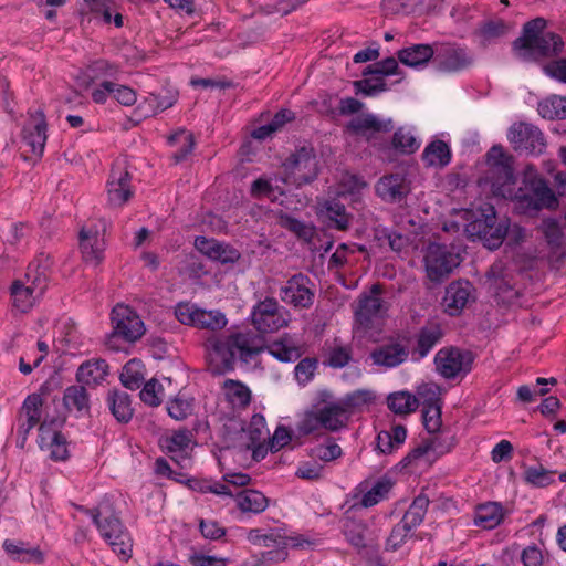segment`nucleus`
Returning <instances> with one entry per match:
<instances>
[{
    "instance_id": "nucleus-1",
    "label": "nucleus",
    "mask_w": 566,
    "mask_h": 566,
    "mask_svg": "<svg viewBox=\"0 0 566 566\" xmlns=\"http://www.w3.org/2000/svg\"><path fill=\"white\" fill-rule=\"evenodd\" d=\"M209 370L221 375L234 369L237 358L248 363L263 350L262 339L252 332L212 334L203 342Z\"/></svg>"
},
{
    "instance_id": "nucleus-2",
    "label": "nucleus",
    "mask_w": 566,
    "mask_h": 566,
    "mask_svg": "<svg viewBox=\"0 0 566 566\" xmlns=\"http://www.w3.org/2000/svg\"><path fill=\"white\" fill-rule=\"evenodd\" d=\"M546 20L535 18L523 27L522 35L512 43L515 55L523 61H537L543 57L557 55L562 52L564 42L554 32H544Z\"/></svg>"
},
{
    "instance_id": "nucleus-3",
    "label": "nucleus",
    "mask_w": 566,
    "mask_h": 566,
    "mask_svg": "<svg viewBox=\"0 0 566 566\" xmlns=\"http://www.w3.org/2000/svg\"><path fill=\"white\" fill-rule=\"evenodd\" d=\"M424 286L432 290L444 283L461 264L462 258L452 245L430 242L423 249Z\"/></svg>"
},
{
    "instance_id": "nucleus-4",
    "label": "nucleus",
    "mask_w": 566,
    "mask_h": 566,
    "mask_svg": "<svg viewBox=\"0 0 566 566\" xmlns=\"http://www.w3.org/2000/svg\"><path fill=\"white\" fill-rule=\"evenodd\" d=\"M524 188L515 195V210L520 213L533 214L542 209H553L557 206V198L547 182L534 174L531 166L524 176Z\"/></svg>"
},
{
    "instance_id": "nucleus-5",
    "label": "nucleus",
    "mask_w": 566,
    "mask_h": 566,
    "mask_svg": "<svg viewBox=\"0 0 566 566\" xmlns=\"http://www.w3.org/2000/svg\"><path fill=\"white\" fill-rule=\"evenodd\" d=\"M348 419L340 401H321L303 413L297 430L305 436L319 429L335 432L346 427Z\"/></svg>"
},
{
    "instance_id": "nucleus-6",
    "label": "nucleus",
    "mask_w": 566,
    "mask_h": 566,
    "mask_svg": "<svg viewBox=\"0 0 566 566\" xmlns=\"http://www.w3.org/2000/svg\"><path fill=\"white\" fill-rule=\"evenodd\" d=\"M488 169L480 182L490 185L495 196L506 197L514 184L513 157L502 146H493L486 154Z\"/></svg>"
},
{
    "instance_id": "nucleus-7",
    "label": "nucleus",
    "mask_w": 566,
    "mask_h": 566,
    "mask_svg": "<svg viewBox=\"0 0 566 566\" xmlns=\"http://www.w3.org/2000/svg\"><path fill=\"white\" fill-rule=\"evenodd\" d=\"M291 321L289 311L275 297L266 296L256 302L250 314V322L258 336L273 334L286 327Z\"/></svg>"
},
{
    "instance_id": "nucleus-8",
    "label": "nucleus",
    "mask_w": 566,
    "mask_h": 566,
    "mask_svg": "<svg viewBox=\"0 0 566 566\" xmlns=\"http://www.w3.org/2000/svg\"><path fill=\"white\" fill-rule=\"evenodd\" d=\"M283 181L296 187L314 181L319 172L318 159L312 147L303 146L283 163Z\"/></svg>"
},
{
    "instance_id": "nucleus-9",
    "label": "nucleus",
    "mask_w": 566,
    "mask_h": 566,
    "mask_svg": "<svg viewBox=\"0 0 566 566\" xmlns=\"http://www.w3.org/2000/svg\"><path fill=\"white\" fill-rule=\"evenodd\" d=\"M87 512L92 515L93 522L112 551L122 559L127 560L132 556L133 541L120 520L113 513L103 515L97 509Z\"/></svg>"
},
{
    "instance_id": "nucleus-10",
    "label": "nucleus",
    "mask_w": 566,
    "mask_h": 566,
    "mask_svg": "<svg viewBox=\"0 0 566 566\" xmlns=\"http://www.w3.org/2000/svg\"><path fill=\"white\" fill-rule=\"evenodd\" d=\"M467 232L471 237L479 238L486 248L493 250L502 244L509 233V222L507 220L497 222L494 207L488 205L481 209L480 217L467 226Z\"/></svg>"
},
{
    "instance_id": "nucleus-11",
    "label": "nucleus",
    "mask_w": 566,
    "mask_h": 566,
    "mask_svg": "<svg viewBox=\"0 0 566 566\" xmlns=\"http://www.w3.org/2000/svg\"><path fill=\"white\" fill-rule=\"evenodd\" d=\"M474 359L475 355L471 350L450 346L438 350L434 365L446 379L463 378L472 370Z\"/></svg>"
},
{
    "instance_id": "nucleus-12",
    "label": "nucleus",
    "mask_w": 566,
    "mask_h": 566,
    "mask_svg": "<svg viewBox=\"0 0 566 566\" xmlns=\"http://www.w3.org/2000/svg\"><path fill=\"white\" fill-rule=\"evenodd\" d=\"M346 128L350 134L378 146L381 145L382 136L394 129V123L391 119H380L374 114H364L353 118Z\"/></svg>"
},
{
    "instance_id": "nucleus-13",
    "label": "nucleus",
    "mask_w": 566,
    "mask_h": 566,
    "mask_svg": "<svg viewBox=\"0 0 566 566\" xmlns=\"http://www.w3.org/2000/svg\"><path fill=\"white\" fill-rule=\"evenodd\" d=\"M507 138L513 148L527 154H542L546 142L541 129L528 123H516L511 126Z\"/></svg>"
},
{
    "instance_id": "nucleus-14",
    "label": "nucleus",
    "mask_w": 566,
    "mask_h": 566,
    "mask_svg": "<svg viewBox=\"0 0 566 566\" xmlns=\"http://www.w3.org/2000/svg\"><path fill=\"white\" fill-rule=\"evenodd\" d=\"M114 333L127 342H136L145 334V326L138 314L129 306L117 304L112 311Z\"/></svg>"
},
{
    "instance_id": "nucleus-15",
    "label": "nucleus",
    "mask_w": 566,
    "mask_h": 566,
    "mask_svg": "<svg viewBox=\"0 0 566 566\" xmlns=\"http://www.w3.org/2000/svg\"><path fill=\"white\" fill-rule=\"evenodd\" d=\"M312 285L313 283L307 275L303 273L294 274L281 287V300L294 307L308 308L312 306L315 297Z\"/></svg>"
},
{
    "instance_id": "nucleus-16",
    "label": "nucleus",
    "mask_w": 566,
    "mask_h": 566,
    "mask_svg": "<svg viewBox=\"0 0 566 566\" xmlns=\"http://www.w3.org/2000/svg\"><path fill=\"white\" fill-rule=\"evenodd\" d=\"M381 285L374 284L369 294H363L358 300V305L355 311V318L357 324L365 329L374 326L376 319L380 318L386 312L384 302L380 298Z\"/></svg>"
},
{
    "instance_id": "nucleus-17",
    "label": "nucleus",
    "mask_w": 566,
    "mask_h": 566,
    "mask_svg": "<svg viewBox=\"0 0 566 566\" xmlns=\"http://www.w3.org/2000/svg\"><path fill=\"white\" fill-rule=\"evenodd\" d=\"M488 281L496 297L503 302H511L517 297L514 272L503 262H494L491 265L488 272Z\"/></svg>"
},
{
    "instance_id": "nucleus-18",
    "label": "nucleus",
    "mask_w": 566,
    "mask_h": 566,
    "mask_svg": "<svg viewBox=\"0 0 566 566\" xmlns=\"http://www.w3.org/2000/svg\"><path fill=\"white\" fill-rule=\"evenodd\" d=\"M22 142L29 151L42 156L46 142V120L42 112L32 114L22 128Z\"/></svg>"
},
{
    "instance_id": "nucleus-19",
    "label": "nucleus",
    "mask_w": 566,
    "mask_h": 566,
    "mask_svg": "<svg viewBox=\"0 0 566 566\" xmlns=\"http://www.w3.org/2000/svg\"><path fill=\"white\" fill-rule=\"evenodd\" d=\"M438 69L444 72H457L470 66L473 56L465 48L455 44H442L434 56Z\"/></svg>"
},
{
    "instance_id": "nucleus-20",
    "label": "nucleus",
    "mask_w": 566,
    "mask_h": 566,
    "mask_svg": "<svg viewBox=\"0 0 566 566\" xmlns=\"http://www.w3.org/2000/svg\"><path fill=\"white\" fill-rule=\"evenodd\" d=\"M376 195L386 202L402 201L410 192V184L399 172L382 176L375 185Z\"/></svg>"
},
{
    "instance_id": "nucleus-21",
    "label": "nucleus",
    "mask_w": 566,
    "mask_h": 566,
    "mask_svg": "<svg viewBox=\"0 0 566 566\" xmlns=\"http://www.w3.org/2000/svg\"><path fill=\"white\" fill-rule=\"evenodd\" d=\"M438 387L423 385L418 389V396L423 399L422 418L424 428L430 433L437 432L441 427V403L437 397Z\"/></svg>"
},
{
    "instance_id": "nucleus-22",
    "label": "nucleus",
    "mask_w": 566,
    "mask_h": 566,
    "mask_svg": "<svg viewBox=\"0 0 566 566\" xmlns=\"http://www.w3.org/2000/svg\"><path fill=\"white\" fill-rule=\"evenodd\" d=\"M409 349L406 344L400 340H390L376 347L370 353L373 363L377 366L394 368L408 359Z\"/></svg>"
},
{
    "instance_id": "nucleus-23",
    "label": "nucleus",
    "mask_w": 566,
    "mask_h": 566,
    "mask_svg": "<svg viewBox=\"0 0 566 566\" xmlns=\"http://www.w3.org/2000/svg\"><path fill=\"white\" fill-rule=\"evenodd\" d=\"M472 291L473 286L469 281L451 282L442 300L446 312L451 316L459 315L472 300Z\"/></svg>"
},
{
    "instance_id": "nucleus-24",
    "label": "nucleus",
    "mask_w": 566,
    "mask_h": 566,
    "mask_svg": "<svg viewBox=\"0 0 566 566\" xmlns=\"http://www.w3.org/2000/svg\"><path fill=\"white\" fill-rule=\"evenodd\" d=\"M53 423L54 421L49 423L44 420L40 424V447L42 449L48 448L52 460L64 461L69 458L67 441L60 431L52 428Z\"/></svg>"
},
{
    "instance_id": "nucleus-25",
    "label": "nucleus",
    "mask_w": 566,
    "mask_h": 566,
    "mask_svg": "<svg viewBox=\"0 0 566 566\" xmlns=\"http://www.w3.org/2000/svg\"><path fill=\"white\" fill-rule=\"evenodd\" d=\"M80 250L86 263L98 265L103 261L105 241L96 228L83 227L80 231Z\"/></svg>"
},
{
    "instance_id": "nucleus-26",
    "label": "nucleus",
    "mask_w": 566,
    "mask_h": 566,
    "mask_svg": "<svg viewBox=\"0 0 566 566\" xmlns=\"http://www.w3.org/2000/svg\"><path fill=\"white\" fill-rule=\"evenodd\" d=\"M263 546L271 548L270 551L262 553V562H283L287 557V548L302 547V543L298 537L282 536L277 533L265 534L263 537Z\"/></svg>"
},
{
    "instance_id": "nucleus-27",
    "label": "nucleus",
    "mask_w": 566,
    "mask_h": 566,
    "mask_svg": "<svg viewBox=\"0 0 566 566\" xmlns=\"http://www.w3.org/2000/svg\"><path fill=\"white\" fill-rule=\"evenodd\" d=\"M130 174L122 166L116 165L112 168L108 180V200L112 205L122 206L128 201L132 196Z\"/></svg>"
},
{
    "instance_id": "nucleus-28",
    "label": "nucleus",
    "mask_w": 566,
    "mask_h": 566,
    "mask_svg": "<svg viewBox=\"0 0 566 566\" xmlns=\"http://www.w3.org/2000/svg\"><path fill=\"white\" fill-rule=\"evenodd\" d=\"M63 406L69 411H76L80 417L88 416L91 401L87 389L83 385L69 386L63 392Z\"/></svg>"
},
{
    "instance_id": "nucleus-29",
    "label": "nucleus",
    "mask_w": 566,
    "mask_h": 566,
    "mask_svg": "<svg viewBox=\"0 0 566 566\" xmlns=\"http://www.w3.org/2000/svg\"><path fill=\"white\" fill-rule=\"evenodd\" d=\"M51 265L50 256L44 253H40L30 262L24 277L27 283L35 286L36 292H44L46 290Z\"/></svg>"
},
{
    "instance_id": "nucleus-30",
    "label": "nucleus",
    "mask_w": 566,
    "mask_h": 566,
    "mask_svg": "<svg viewBox=\"0 0 566 566\" xmlns=\"http://www.w3.org/2000/svg\"><path fill=\"white\" fill-rule=\"evenodd\" d=\"M43 293L44 292H36L35 286L31 283H27V281L24 283L15 281L11 287L13 306L21 313H27Z\"/></svg>"
},
{
    "instance_id": "nucleus-31",
    "label": "nucleus",
    "mask_w": 566,
    "mask_h": 566,
    "mask_svg": "<svg viewBox=\"0 0 566 566\" xmlns=\"http://www.w3.org/2000/svg\"><path fill=\"white\" fill-rule=\"evenodd\" d=\"M451 149L449 145L441 140L434 139L428 144L422 153V160L429 167L444 168L451 161Z\"/></svg>"
},
{
    "instance_id": "nucleus-32",
    "label": "nucleus",
    "mask_w": 566,
    "mask_h": 566,
    "mask_svg": "<svg viewBox=\"0 0 566 566\" xmlns=\"http://www.w3.org/2000/svg\"><path fill=\"white\" fill-rule=\"evenodd\" d=\"M434 54V50L430 44H413L398 51V60L411 67L426 65Z\"/></svg>"
},
{
    "instance_id": "nucleus-33",
    "label": "nucleus",
    "mask_w": 566,
    "mask_h": 566,
    "mask_svg": "<svg viewBox=\"0 0 566 566\" xmlns=\"http://www.w3.org/2000/svg\"><path fill=\"white\" fill-rule=\"evenodd\" d=\"M107 364L103 359L83 363L76 373V380L83 386H96L107 375Z\"/></svg>"
},
{
    "instance_id": "nucleus-34",
    "label": "nucleus",
    "mask_w": 566,
    "mask_h": 566,
    "mask_svg": "<svg viewBox=\"0 0 566 566\" xmlns=\"http://www.w3.org/2000/svg\"><path fill=\"white\" fill-rule=\"evenodd\" d=\"M107 400L111 411L117 421L127 423L132 419L134 410L127 392L114 389L109 391Z\"/></svg>"
},
{
    "instance_id": "nucleus-35",
    "label": "nucleus",
    "mask_w": 566,
    "mask_h": 566,
    "mask_svg": "<svg viewBox=\"0 0 566 566\" xmlns=\"http://www.w3.org/2000/svg\"><path fill=\"white\" fill-rule=\"evenodd\" d=\"M368 531L367 524L363 521L353 517H346L343 524V532L350 545L356 549L361 551L367 546L366 533Z\"/></svg>"
},
{
    "instance_id": "nucleus-36",
    "label": "nucleus",
    "mask_w": 566,
    "mask_h": 566,
    "mask_svg": "<svg viewBox=\"0 0 566 566\" xmlns=\"http://www.w3.org/2000/svg\"><path fill=\"white\" fill-rule=\"evenodd\" d=\"M442 332L439 326H423L417 335V345L415 353L419 358H423L440 342Z\"/></svg>"
},
{
    "instance_id": "nucleus-37",
    "label": "nucleus",
    "mask_w": 566,
    "mask_h": 566,
    "mask_svg": "<svg viewBox=\"0 0 566 566\" xmlns=\"http://www.w3.org/2000/svg\"><path fill=\"white\" fill-rule=\"evenodd\" d=\"M537 112L545 119H566V97L552 95L538 103Z\"/></svg>"
},
{
    "instance_id": "nucleus-38",
    "label": "nucleus",
    "mask_w": 566,
    "mask_h": 566,
    "mask_svg": "<svg viewBox=\"0 0 566 566\" xmlns=\"http://www.w3.org/2000/svg\"><path fill=\"white\" fill-rule=\"evenodd\" d=\"M235 502L242 512L261 513L268 507V499L255 490L239 492Z\"/></svg>"
},
{
    "instance_id": "nucleus-39",
    "label": "nucleus",
    "mask_w": 566,
    "mask_h": 566,
    "mask_svg": "<svg viewBox=\"0 0 566 566\" xmlns=\"http://www.w3.org/2000/svg\"><path fill=\"white\" fill-rule=\"evenodd\" d=\"M3 547L6 552L14 559L20 562H36L41 563L43 560L42 552L36 547H28L25 543L19 541H4Z\"/></svg>"
},
{
    "instance_id": "nucleus-40",
    "label": "nucleus",
    "mask_w": 566,
    "mask_h": 566,
    "mask_svg": "<svg viewBox=\"0 0 566 566\" xmlns=\"http://www.w3.org/2000/svg\"><path fill=\"white\" fill-rule=\"evenodd\" d=\"M502 518L501 505L497 503H486L478 507L474 523L483 528L491 530L497 526Z\"/></svg>"
},
{
    "instance_id": "nucleus-41",
    "label": "nucleus",
    "mask_w": 566,
    "mask_h": 566,
    "mask_svg": "<svg viewBox=\"0 0 566 566\" xmlns=\"http://www.w3.org/2000/svg\"><path fill=\"white\" fill-rule=\"evenodd\" d=\"M223 389L228 401L234 407L244 408L251 401L250 389L240 381L228 379Z\"/></svg>"
},
{
    "instance_id": "nucleus-42",
    "label": "nucleus",
    "mask_w": 566,
    "mask_h": 566,
    "mask_svg": "<svg viewBox=\"0 0 566 566\" xmlns=\"http://www.w3.org/2000/svg\"><path fill=\"white\" fill-rule=\"evenodd\" d=\"M197 321L195 327L201 328V329H208L211 332H218L223 329L227 324L228 319L226 315L218 311V310H198L197 314Z\"/></svg>"
},
{
    "instance_id": "nucleus-43",
    "label": "nucleus",
    "mask_w": 566,
    "mask_h": 566,
    "mask_svg": "<svg viewBox=\"0 0 566 566\" xmlns=\"http://www.w3.org/2000/svg\"><path fill=\"white\" fill-rule=\"evenodd\" d=\"M268 352L280 361H295L302 356L301 348L289 342L287 335L266 347Z\"/></svg>"
},
{
    "instance_id": "nucleus-44",
    "label": "nucleus",
    "mask_w": 566,
    "mask_h": 566,
    "mask_svg": "<svg viewBox=\"0 0 566 566\" xmlns=\"http://www.w3.org/2000/svg\"><path fill=\"white\" fill-rule=\"evenodd\" d=\"M429 503L430 501L427 495L419 494L412 501L411 505L409 506L400 522L411 527L412 530L419 526L424 518Z\"/></svg>"
},
{
    "instance_id": "nucleus-45",
    "label": "nucleus",
    "mask_w": 566,
    "mask_h": 566,
    "mask_svg": "<svg viewBox=\"0 0 566 566\" xmlns=\"http://www.w3.org/2000/svg\"><path fill=\"white\" fill-rule=\"evenodd\" d=\"M388 408L397 415H408L418 408L417 397L406 391L394 392L388 396Z\"/></svg>"
},
{
    "instance_id": "nucleus-46",
    "label": "nucleus",
    "mask_w": 566,
    "mask_h": 566,
    "mask_svg": "<svg viewBox=\"0 0 566 566\" xmlns=\"http://www.w3.org/2000/svg\"><path fill=\"white\" fill-rule=\"evenodd\" d=\"M142 369V364L135 359L126 363L120 374V381L123 386L130 390L138 389L144 382V374Z\"/></svg>"
},
{
    "instance_id": "nucleus-47",
    "label": "nucleus",
    "mask_w": 566,
    "mask_h": 566,
    "mask_svg": "<svg viewBox=\"0 0 566 566\" xmlns=\"http://www.w3.org/2000/svg\"><path fill=\"white\" fill-rule=\"evenodd\" d=\"M555 471L545 469L542 464L525 467L524 481L537 488H545L553 483Z\"/></svg>"
},
{
    "instance_id": "nucleus-48",
    "label": "nucleus",
    "mask_w": 566,
    "mask_h": 566,
    "mask_svg": "<svg viewBox=\"0 0 566 566\" xmlns=\"http://www.w3.org/2000/svg\"><path fill=\"white\" fill-rule=\"evenodd\" d=\"M168 140L170 144H180L179 149L172 155L176 163L184 161L192 151L195 146L193 135L185 129L170 135Z\"/></svg>"
},
{
    "instance_id": "nucleus-49",
    "label": "nucleus",
    "mask_w": 566,
    "mask_h": 566,
    "mask_svg": "<svg viewBox=\"0 0 566 566\" xmlns=\"http://www.w3.org/2000/svg\"><path fill=\"white\" fill-rule=\"evenodd\" d=\"M326 216L337 230L345 231L349 227V216L346 213V208L343 203L331 200L324 205Z\"/></svg>"
},
{
    "instance_id": "nucleus-50",
    "label": "nucleus",
    "mask_w": 566,
    "mask_h": 566,
    "mask_svg": "<svg viewBox=\"0 0 566 566\" xmlns=\"http://www.w3.org/2000/svg\"><path fill=\"white\" fill-rule=\"evenodd\" d=\"M375 396L373 391L366 389L355 390L347 394L340 401L344 407L346 415L349 416L355 409H359L365 405H368L374 400Z\"/></svg>"
},
{
    "instance_id": "nucleus-51",
    "label": "nucleus",
    "mask_w": 566,
    "mask_h": 566,
    "mask_svg": "<svg viewBox=\"0 0 566 566\" xmlns=\"http://www.w3.org/2000/svg\"><path fill=\"white\" fill-rule=\"evenodd\" d=\"M356 93L365 96H375L387 90L385 78L381 76L367 77L353 82Z\"/></svg>"
},
{
    "instance_id": "nucleus-52",
    "label": "nucleus",
    "mask_w": 566,
    "mask_h": 566,
    "mask_svg": "<svg viewBox=\"0 0 566 566\" xmlns=\"http://www.w3.org/2000/svg\"><path fill=\"white\" fill-rule=\"evenodd\" d=\"M392 486V483L388 479H381L377 481L373 488L363 495L361 505L364 507H370L377 504L379 501L385 499Z\"/></svg>"
},
{
    "instance_id": "nucleus-53",
    "label": "nucleus",
    "mask_w": 566,
    "mask_h": 566,
    "mask_svg": "<svg viewBox=\"0 0 566 566\" xmlns=\"http://www.w3.org/2000/svg\"><path fill=\"white\" fill-rule=\"evenodd\" d=\"M192 442V433L188 429L176 431L165 440V448L169 453H185Z\"/></svg>"
},
{
    "instance_id": "nucleus-54",
    "label": "nucleus",
    "mask_w": 566,
    "mask_h": 566,
    "mask_svg": "<svg viewBox=\"0 0 566 566\" xmlns=\"http://www.w3.org/2000/svg\"><path fill=\"white\" fill-rule=\"evenodd\" d=\"M391 143L395 149L405 154H412L420 146L416 137L405 128H399L395 132Z\"/></svg>"
},
{
    "instance_id": "nucleus-55",
    "label": "nucleus",
    "mask_w": 566,
    "mask_h": 566,
    "mask_svg": "<svg viewBox=\"0 0 566 566\" xmlns=\"http://www.w3.org/2000/svg\"><path fill=\"white\" fill-rule=\"evenodd\" d=\"M43 405V399L39 394L29 395L20 409L19 416H22L25 420H31L34 422L40 421L41 419V407Z\"/></svg>"
},
{
    "instance_id": "nucleus-56",
    "label": "nucleus",
    "mask_w": 566,
    "mask_h": 566,
    "mask_svg": "<svg viewBox=\"0 0 566 566\" xmlns=\"http://www.w3.org/2000/svg\"><path fill=\"white\" fill-rule=\"evenodd\" d=\"M279 223L282 228L295 233L301 239L310 240L313 237L312 227L286 213L280 216Z\"/></svg>"
},
{
    "instance_id": "nucleus-57",
    "label": "nucleus",
    "mask_w": 566,
    "mask_h": 566,
    "mask_svg": "<svg viewBox=\"0 0 566 566\" xmlns=\"http://www.w3.org/2000/svg\"><path fill=\"white\" fill-rule=\"evenodd\" d=\"M411 531L412 528L402 522L395 525L386 541V551L395 552L399 549L410 537Z\"/></svg>"
},
{
    "instance_id": "nucleus-58",
    "label": "nucleus",
    "mask_w": 566,
    "mask_h": 566,
    "mask_svg": "<svg viewBox=\"0 0 566 566\" xmlns=\"http://www.w3.org/2000/svg\"><path fill=\"white\" fill-rule=\"evenodd\" d=\"M509 31L510 27L503 20H491L481 25L479 34L484 41H491L505 35Z\"/></svg>"
},
{
    "instance_id": "nucleus-59",
    "label": "nucleus",
    "mask_w": 566,
    "mask_h": 566,
    "mask_svg": "<svg viewBox=\"0 0 566 566\" xmlns=\"http://www.w3.org/2000/svg\"><path fill=\"white\" fill-rule=\"evenodd\" d=\"M161 392L163 386L159 384V381L157 379H150L144 385L142 391L139 392V397L145 403L151 407H157L161 403Z\"/></svg>"
},
{
    "instance_id": "nucleus-60",
    "label": "nucleus",
    "mask_w": 566,
    "mask_h": 566,
    "mask_svg": "<svg viewBox=\"0 0 566 566\" xmlns=\"http://www.w3.org/2000/svg\"><path fill=\"white\" fill-rule=\"evenodd\" d=\"M317 368V359L306 357L295 366V377L302 385L307 384Z\"/></svg>"
},
{
    "instance_id": "nucleus-61",
    "label": "nucleus",
    "mask_w": 566,
    "mask_h": 566,
    "mask_svg": "<svg viewBox=\"0 0 566 566\" xmlns=\"http://www.w3.org/2000/svg\"><path fill=\"white\" fill-rule=\"evenodd\" d=\"M198 310V307L189 303H179L175 308V316L181 324L195 327Z\"/></svg>"
},
{
    "instance_id": "nucleus-62",
    "label": "nucleus",
    "mask_w": 566,
    "mask_h": 566,
    "mask_svg": "<svg viewBox=\"0 0 566 566\" xmlns=\"http://www.w3.org/2000/svg\"><path fill=\"white\" fill-rule=\"evenodd\" d=\"M182 269L190 277L193 279H199L207 274L205 264L195 253H190L185 256Z\"/></svg>"
},
{
    "instance_id": "nucleus-63",
    "label": "nucleus",
    "mask_w": 566,
    "mask_h": 566,
    "mask_svg": "<svg viewBox=\"0 0 566 566\" xmlns=\"http://www.w3.org/2000/svg\"><path fill=\"white\" fill-rule=\"evenodd\" d=\"M178 99V92L175 90L167 88L164 94H151L149 102L155 103V111L163 112L174 106Z\"/></svg>"
},
{
    "instance_id": "nucleus-64",
    "label": "nucleus",
    "mask_w": 566,
    "mask_h": 566,
    "mask_svg": "<svg viewBox=\"0 0 566 566\" xmlns=\"http://www.w3.org/2000/svg\"><path fill=\"white\" fill-rule=\"evenodd\" d=\"M167 411L176 420H184L191 412V403L187 400L175 398L168 402Z\"/></svg>"
}]
</instances>
